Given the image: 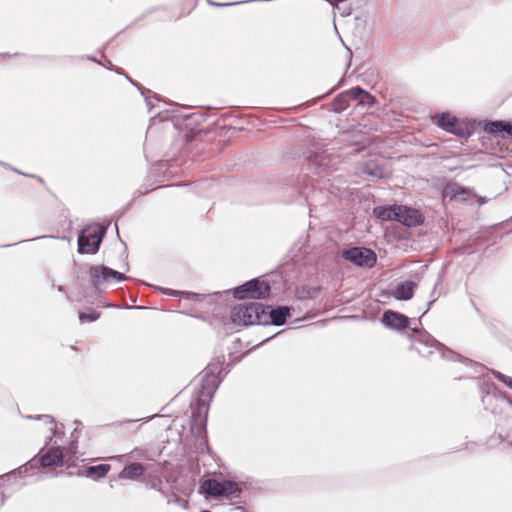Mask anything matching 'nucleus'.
I'll use <instances>...</instances> for the list:
<instances>
[{
    "instance_id": "obj_10",
    "label": "nucleus",
    "mask_w": 512,
    "mask_h": 512,
    "mask_svg": "<svg viewBox=\"0 0 512 512\" xmlns=\"http://www.w3.org/2000/svg\"><path fill=\"white\" fill-rule=\"evenodd\" d=\"M264 313L267 314V325H282L285 322L286 317L289 315V309L286 307L279 309L264 307Z\"/></svg>"
},
{
    "instance_id": "obj_17",
    "label": "nucleus",
    "mask_w": 512,
    "mask_h": 512,
    "mask_svg": "<svg viewBox=\"0 0 512 512\" xmlns=\"http://www.w3.org/2000/svg\"><path fill=\"white\" fill-rule=\"evenodd\" d=\"M109 470H110V466L107 464L91 466L86 470L85 475L87 477L98 479V478L104 477L108 473Z\"/></svg>"
},
{
    "instance_id": "obj_22",
    "label": "nucleus",
    "mask_w": 512,
    "mask_h": 512,
    "mask_svg": "<svg viewBox=\"0 0 512 512\" xmlns=\"http://www.w3.org/2000/svg\"><path fill=\"white\" fill-rule=\"evenodd\" d=\"M459 196L466 197L467 201H470L474 197V194L470 190H468V194H460Z\"/></svg>"
},
{
    "instance_id": "obj_8",
    "label": "nucleus",
    "mask_w": 512,
    "mask_h": 512,
    "mask_svg": "<svg viewBox=\"0 0 512 512\" xmlns=\"http://www.w3.org/2000/svg\"><path fill=\"white\" fill-rule=\"evenodd\" d=\"M397 210V214H399V216H396V221L400 222L403 225L416 226L420 224L422 221L420 213L415 209L398 205Z\"/></svg>"
},
{
    "instance_id": "obj_1",
    "label": "nucleus",
    "mask_w": 512,
    "mask_h": 512,
    "mask_svg": "<svg viewBox=\"0 0 512 512\" xmlns=\"http://www.w3.org/2000/svg\"><path fill=\"white\" fill-rule=\"evenodd\" d=\"M232 320L241 325H267V314L260 304L241 305L233 310Z\"/></svg>"
},
{
    "instance_id": "obj_20",
    "label": "nucleus",
    "mask_w": 512,
    "mask_h": 512,
    "mask_svg": "<svg viewBox=\"0 0 512 512\" xmlns=\"http://www.w3.org/2000/svg\"><path fill=\"white\" fill-rule=\"evenodd\" d=\"M99 317V314L95 311H92L90 313H80L79 314V319L81 322H85V321H89V322H92V321H95L97 320Z\"/></svg>"
},
{
    "instance_id": "obj_3",
    "label": "nucleus",
    "mask_w": 512,
    "mask_h": 512,
    "mask_svg": "<svg viewBox=\"0 0 512 512\" xmlns=\"http://www.w3.org/2000/svg\"><path fill=\"white\" fill-rule=\"evenodd\" d=\"M104 229L100 226H92L83 230L78 238L80 253H95L102 240Z\"/></svg>"
},
{
    "instance_id": "obj_14",
    "label": "nucleus",
    "mask_w": 512,
    "mask_h": 512,
    "mask_svg": "<svg viewBox=\"0 0 512 512\" xmlns=\"http://www.w3.org/2000/svg\"><path fill=\"white\" fill-rule=\"evenodd\" d=\"M484 130L491 134L506 133L512 136V123L506 121H491L484 125Z\"/></svg>"
},
{
    "instance_id": "obj_16",
    "label": "nucleus",
    "mask_w": 512,
    "mask_h": 512,
    "mask_svg": "<svg viewBox=\"0 0 512 512\" xmlns=\"http://www.w3.org/2000/svg\"><path fill=\"white\" fill-rule=\"evenodd\" d=\"M63 454L60 449H54L50 453L44 455L41 459L42 466L62 465Z\"/></svg>"
},
{
    "instance_id": "obj_18",
    "label": "nucleus",
    "mask_w": 512,
    "mask_h": 512,
    "mask_svg": "<svg viewBox=\"0 0 512 512\" xmlns=\"http://www.w3.org/2000/svg\"><path fill=\"white\" fill-rule=\"evenodd\" d=\"M142 472H143V468L141 465L131 464L122 470L120 477L131 479V478L141 475Z\"/></svg>"
},
{
    "instance_id": "obj_21",
    "label": "nucleus",
    "mask_w": 512,
    "mask_h": 512,
    "mask_svg": "<svg viewBox=\"0 0 512 512\" xmlns=\"http://www.w3.org/2000/svg\"><path fill=\"white\" fill-rule=\"evenodd\" d=\"M500 379H501L504 383H506L508 386L512 387V379H510V378H509V377H507V376H503V375H501V376H500Z\"/></svg>"
},
{
    "instance_id": "obj_13",
    "label": "nucleus",
    "mask_w": 512,
    "mask_h": 512,
    "mask_svg": "<svg viewBox=\"0 0 512 512\" xmlns=\"http://www.w3.org/2000/svg\"><path fill=\"white\" fill-rule=\"evenodd\" d=\"M484 130L491 134L506 133L512 136V123L506 121H491L484 125Z\"/></svg>"
},
{
    "instance_id": "obj_12",
    "label": "nucleus",
    "mask_w": 512,
    "mask_h": 512,
    "mask_svg": "<svg viewBox=\"0 0 512 512\" xmlns=\"http://www.w3.org/2000/svg\"><path fill=\"white\" fill-rule=\"evenodd\" d=\"M397 209L398 205L378 206L374 208L373 215L381 221H396V216H399Z\"/></svg>"
},
{
    "instance_id": "obj_19",
    "label": "nucleus",
    "mask_w": 512,
    "mask_h": 512,
    "mask_svg": "<svg viewBox=\"0 0 512 512\" xmlns=\"http://www.w3.org/2000/svg\"><path fill=\"white\" fill-rule=\"evenodd\" d=\"M350 95L353 98H355V99L359 98V101L362 104H366V105H371L372 104V97H371V95H369L368 93L364 92L360 88L352 89L350 91Z\"/></svg>"
},
{
    "instance_id": "obj_2",
    "label": "nucleus",
    "mask_w": 512,
    "mask_h": 512,
    "mask_svg": "<svg viewBox=\"0 0 512 512\" xmlns=\"http://www.w3.org/2000/svg\"><path fill=\"white\" fill-rule=\"evenodd\" d=\"M434 123L447 132L459 136H468L474 128V121L458 120L450 113H440L433 117Z\"/></svg>"
},
{
    "instance_id": "obj_5",
    "label": "nucleus",
    "mask_w": 512,
    "mask_h": 512,
    "mask_svg": "<svg viewBox=\"0 0 512 512\" xmlns=\"http://www.w3.org/2000/svg\"><path fill=\"white\" fill-rule=\"evenodd\" d=\"M343 257L361 267H371L376 262V256L370 249L354 247L342 252Z\"/></svg>"
},
{
    "instance_id": "obj_4",
    "label": "nucleus",
    "mask_w": 512,
    "mask_h": 512,
    "mask_svg": "<svg viewBox=\"0 0 512 512\" xmlns=\"http://www.w3.org/2000/svg\"><path fill=\"white\" fill-rule=\"evenodd\" d=\"M201 489L212 497L230 496L238 491L236 483L232 481H217L208 479L203 482Z\"/></svg>"
},
{
    "instance_id": "obj_15",
    "label": "nucleus",
    "mask_w": 512,
    "mask_h": 512,
    "mask_svg": "<svg viewBox=\"0 0 512 512\" xmlns=\"http://www.w3.org/2000/svg\"><path fill=\"white\" fill-rule=\"evenodd\" d=\"M414 288L415 284L410 281L401 283L394 290V297L399 300H408L413 296Z\"/></svg>"
},
{
    "instance_id": "obj_6",
    "label": "nucleus",
    "mask_w": 512,
    "mask_h": 512,
    "mask_svg": "<svg viewBox=\"0 0 512 512\" xmlns=\"http://www.w3.org/2000/svg\"><path fill=\"white\" fill-rule=\"evenodd\" d=\"M268 293V285L254 279L234 289L233 294L238 299L261 298Z\"/></svg>"
},
{
    "instance_id": "obj_9",
    "label": "nucleus",
    "mask_w": 512,
    "mask_h": 512,
    "mask_svg": "<svg viewBox=\"0 0 512 512\" xmlns=\"http://www.w3.org/2000/svg\"><path fill=\"white\" fill-rule=\"evenodd\" d=\"M383 324L393 329H403L407 325V318L399 313L387 311L383 315Z\"/></svg>"
},
{
    "instance_id": "obj_23",
    "label": "nucleus",
    "mask_w": 512,
    "mask_h": 512,
    "mask_svg": "<svg viewBox=\"0 0 512 512\" xmlns=\"http://www.w3.org/2000/svg\"><path fill=\"white\" fill-rule=\"evenodd\" d=\"M231 511H232V512H244V511L242 510V508H240V507L232 508V509H231Z\"/></svg>"
},
{
    "instance_id": "obj_11",
    "label": "nucleus",
    "mask_w": 512,
    "mask_h": 512,
    "mask_svg": "<svg viewBox=\"0 0 512 512\" xmlns=\"http://www.w3.org/2000/svg\"><path fill=\"white\" fill-rule=\"evenodd\" d=\"M460 194H468V189L460 187L456 183H449L443 190V196L456 202H466V197H460Z\"/></svg>"
},
{
    "instance_id": "obj_7",
    "label": "nucleus",
    "mask_w": 512,
    "mask_h": 512,
    "mask_svg": "<svg viewBox=\"0 0 512 512\" xmlns=\"http://www.w3.org/2000/svg\"><path fill=\"white\" fill-rule=\"evenodd\" d=\"M91 278L96 286L103 285L105 283L118 282L125 279L122 273L104 266H97L91 268Z\"/></svg>"
}]
</instances>
